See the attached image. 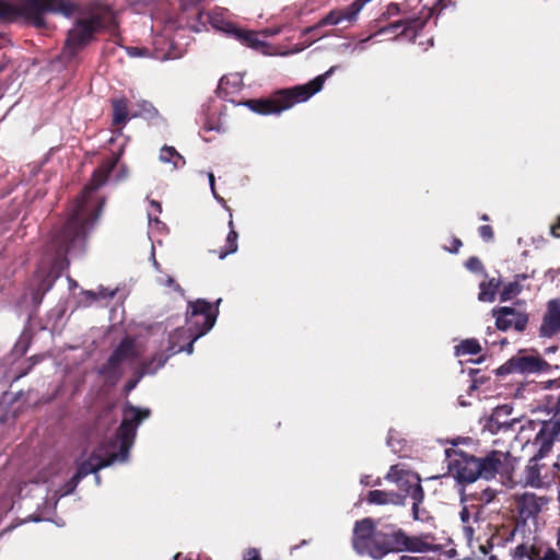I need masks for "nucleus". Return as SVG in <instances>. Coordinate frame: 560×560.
<instances>
[{"label":"nucleus","mask_w":560,"mask_h":560,"mask_svg":"<svg viewBox=\"0 0 560 560\" xmlns=\"http://www.w3.org/2000/svg\"><path fill=\"white\" fill-rule=\"evenodd\" d=\"M236 37L248 47H257L259 40L256 33L252 31L235 30Z\"/></svg>","instance_id":"obj_34"},{"label":"nucleus","mask_w":560,"mask_h":560,"mask_svg":"<svg viewBox=\"0 0 560 560\" xmlns=\"http://www.w3.org/2000/svg\"><path fill=\"white\" fill-rule=\"evenodd\" d=\"M336 69V66L330 67L325 73L317 75L305 84L277 90L268 97L247 100L244 105L259 115H279L298 103L306 102L318 93L323 89L327 78H329Z\"/></svg>","instance_id":"obj_5"},{"label":"nucleus","mask_w":560,"mask_h":560,"mask_svg":"<svg viewBox=\"0 0 560 560\" xmlns=\"http://www.w3.org/2000/svg\"><path fill=\"white\" fill-rule=\"evenodd\" d=\"M551 235L553 237H560V215L558 217L557 223L551 226Z\"/></svg>","instance_id":"obj_48"},{"label":"nucleus","mask_w":560,"mask_h":560,"mask_svg":"<svg viewBox=\"0 0 560 560\" xmlns=\"http://www.w3.org/2000/svg\"><path fill=\"white\" fill-rule=\"evenodd\" d=\"M113 126L121 127L129 116L128 100L126 97L112 100Z\"/></svg>","instance_id":"obj_24"},{"label":"nucleus","mask_w":560,"mask_h":560,"mask_svg":"<svg viewBox=\"0 0 560 560\" xmlns=\"http://www.w3.org/2000/svg\"><path fill=\"white\" fill-rule=\"evenodd\" d=\"M171 342H172V346L168 348L170 352H172L173 346L176 348L175 339L171 338ZM173 354L174 353H170L168 355H165L162 352H158V353L153 354L149 360L143 361L140 365L139 378H141L145 374L156 373L158 370H160L162 366H164V364L166 363L168 358Z\"/></svg>","instance_id":"obj_22"},{"label":"nucleus","mask_w":560,"mask_h":560,"mask_svg":"<svg viewBox=\"0 0 560 560\" xmlns=\"http://www.w3.org/2000/svg\"><path fill=\"white\" fill-rule=\"evenodd\" d=\"M28 361H31V364H28L27 368H25L24 370H22L16 376H15V381L16 380H20L21 377L27 375L30 373V371L33 369V366L39 361V358L37 355H33L28 359Z\"/></svg>","instance_id":"obj_41"},{"label":"nucleus","mask_w":560,"mask_h":560,"mask_svg":"<svg viewBox=\"0 0 560 560\" xmlns=\"http://www.w3.org/2000/svg\"><path fill=\"white\" fill-rule=\"evenodd\" d=\"M551 499L546 495H537L533 492H524L514 499L515 524L513 526H525L528 521L536 523L538 515L547 508Z\"/></svg>","instance_id":"obj_10"},{"label":"nucleus","mask_w":560,"mask_h":560,"mask_svg":"<svg viewBox=\"0 0 560 560\" xmlns=\"http://www.w3.org/2000/svg\"><path fill=\"white\" fill-rule=\"evenodd\" d=\"M179 8L184 14L187 15V20L192 19V22H188L189 26L195 32H200L206 24L209 22L214 27H219L217 19L210 13H205L202 9V2L205 0H178Z\"/></svg>","instance_id":"obj_16"},{"label":"nucleus","mask_w":560,"mask_h":560,"mask_svg":"<svg viewBox=\"0 0 560 560\" xmlns=\"http://www.w3.org/2000/svg\"><path fill=\"white\" fill-rule=\"evenodd\" d=\"M243 560H262L260 557V552L256 548H248L244 555Z\"/></svg>","instance_id":"obj_42"},{"label":"nucleus","mask_w":560,"mask_h":560,"mask_svg":"<svg viewBox=\"0 0 560 560\" xmlns=\"http://www.w3.org/2000/svg\"><path fill=\"white\" fill-rule=\"evenodd\" d=\"M138 381H139V378H138V380H130V381L126 384L125 389H126L127 392L132 390V389L137 386Z\"/></svg>","instance_id":"obj_51"},{"label":"nucleus","mask_w":560,"mask_h":560,"mask_svg":"<svg viewBox=\"0 0 560 560\" xmlns=\"http://www.w3.org/2000/svg\"><path fill=\"white\" fill-rule=\"evenodd\" d=\"M89 16L77 19L67 32L62 48V56L67 60H72L82 49L96 40L100 32L117 27L115 15L108 4L92 2L89 5Z\"/></svg>","instance_id":"obj_4"},{"label":"nucleus","mask_w":560,"mask_h":560,"mask_svg":"<svg viewBox=\"0 0 560 560\" xmlns=\"http://www.w3.org/2000/svg\"><path fill=\"white\" fill-rule=\"evenodd\" d=\"M229 228H230V232L226 236L225 245L219 252L220 259H224L228 255L236 253L237 248H238V245H237L238 234L234 229V223H233L232 218L229 221Z\"/></svg>","instance_id":"obj_27"},{"label":"nucleus","mask_w":560,"mask_h":560,"mask_svg":"<svg viewBox=\"0 0 560 560\" xmlns=\"http://www.w3.org/2000/svg\"><path fill=\"white\" fill-rule=\"evenodd\" d=\"M459 517L463 524L464 535L468 540H470L475 533L472 523L478 520V511L476 512L474 520H471L470 509L468 506H464L459 512Z\"/></svg>","instance_id":"obj_31"},{"label":"nucleus","mask_w":560,"mask_h":560,"mask_svg":"<svg viewBox=\"0 0 560 560\" xmlns=\"http://www.w3.org/2000/svg\"><path fill=\"white\" fill-rule=\"evenodd\" d=\"M80 479H77V477L73 475L59 490L60 495H68L71 494L78 485L80 483Z\"/></svg>","instance_id":"obj_35"},{"label":"nucleus","mask_w":560,"mask_h":560,"mask_svg":"<svg viewBox=\"0 0 560 560\" xmlns=\"http://www.w3.org/2000/svg\"><path fill=\"white\" fill-rule=\"evenodd\" d=\"M423 2V11L427 13L424 16H409L404 20L396 21L389 25V28L394 32H397L399 28L400 35L404 36H415L418 31L422 30L427 24L428 20L436 12L443 10L451 0H419Z\"/></svg>","instance_id":"obj_11"},{"label":"nucleus","mask_w":560,"mask_h":560,"mask_svg":"<svg viewBox=\"0 0 560 560\" xmlns=\"http://www.w3.org/2000/svg\"><path fill=\"white\" fill-rule=\"evenodd\" d=\"M489 535L485 539L478 537L479 550L482 555L489 556V560H500L504 555L508 544L512 542L517 530V526L511 524H502L489 528Z\"/></svg>","instance_id":"obj_9"},{"label":"nucleus","mask_w":560,"mask_h":560,"mask_svg":"<svg viewBox=\"0 0 560 560\" xmlns=\"http://www.w3.org/2000/svg\"><path fill=\"white\" fill-rule=\"evenodd\" d=\"M78 8L71 0H22L18 5L0 0V20L11 22L23 18L33 26L43 28L46 26V13H59L70 18Z\"/></svg>","instance_id":"obj_6"},{"label":"nucleus","mask_w":560,"mask_h":560,"mask_svg":"<svg viewBox=\"0 0 560 560\" xmlns=\"http://www.w3.org/2000/svg\"><path fill=\"white\" fill-rule=\"evenodd\" d=\"M526 558L528 560H541L540 549L536 546H530Z\"/></svg>","instance_id":"obj_44"},{"label":"nucleus","mask_w":560,"mask_h":560,"mask_svg":"<svg viewBox=\"0 0 560 560\" xmlns=\"http://www.w3.org/2000/svg\"><path fill=\"white\" fill-rule=\"evenodd\" d=\"M147 105H148L151 109H153L154 112H156V109H155V108H153L152 104L145 103V106H147Z\"/></svg>","instance_id":"obj_59"},{"label":"nucleus","mask_w":560,"mask_h":560,"mask_svg":"<svg viewBox=\"0 0 560 560\" xmlns=\"http://www.w3.org/2000/svg\"><path fill=\"white\" fill-rule=\"evenodd\" d=\"M152 206H154V208H156V210H158L159 212L161 211V205H160V202L152 201Z\"/></svg>","instance_id":"obj_54"},{"label":"nucleus","mask_w":560,"mask_h":560,"mask_svg":"<svg viewBox=\"0 0 560 560\" xmlns=\"http://www.w3.org/2000/svg\"><path fill=\"white\" fill-rule=\"evenodd\" d=\"M512 411L513 408L509 405L494 408L487 423L489 431L492 433L516 431L515 427L521 423V420L515 417L511 418Z\"/></svg>","instance_id":"obj_17"},{"label":"nucleus","mask_w":560,"mask_h":560,"mask_svg":"<svg viewBox=\"0 0 560 560\" xmlns=\"http://www.w3.org/2000/svg\"><path fill=\"white\" fill-rule=\"evenodd\" d=\"M44 295L45 294H43L38 289L34 288L32 290L31 296H32V303L34 304V306H38L42 303Z\"/></svg>","instance_id":"obj_45"},{"label":"nucleus","mask_w":560,"mask_h":560,"mask_svg":"<svg viewBox=\"0 0 560 560\" xmlns=\"http://www.w3.org/2000/svg\"><path fill=\"white\" fill-rule=\"evenodd\" d=\"M365 501L369 504L374 505H405V495L401 493H396L395 491H384V490H371L369 491Z\"/></svg>","instance_id":"obj_20"},{"label":"nucleus","mask_w":560,"mask_h":560,"mask_svg":"<svg viewBox=\"0 0 560 560\" xmlns=\"http://www.w3.org/2000/svg\"><path fill=\"white\" fill-rule=\"evenodd\" d=\"M30 347V339L28 338H21L18 340V342L14 346L13 352L18 354L19 357H23Z\"/></svg>","instance_id":"obj_37"},{"label":"nucleus","mask_w":560,"mask_h":560,"mask_svg":"<svg viewBox=\"0 0 560 560\" xmlns=\"http://www.w3.org/2000/svg\"><path fill=\"white\" fill-rule=\"evenodd\" d=\"M463 246V243L459 238L457 237H453L452 238V243H451V246L450 247H444L445 250L452 253V254H456L458 253L459 248Z\"/></svg>","instance_id":"obj_43"},{"label":"nucleus","mask_w":560,"mask_h":560,"mask_svg":"<svg viewBox=\"0 0 560 560\" xmlns=\"http://www.w3.org/2000/svg\"><path fill=\"white\" fill-rule=\"evenodd\" d=\"M549 370L550 364L536 351L521 350L498 368L495 372L498 376H505L511 373H545Z\"/></svg>","instance_id":"obj_8"},{"label":"nucleus","mask_w":560,"mask_h":560,"mask_svg":"<svg viewBox=\"0 0 560 560\" xmlns=\"http://www.w3.org/2000/svg\"><path fill=\"white\" fill-rule=\"evenodd\" d=\"M520 278L525 279L526 276L525 275H517L516 279L514 281L509 282L508 284H505L503 287L502 291L500 292V300L502 302H506V301L513 299L514 296H516L517 294L521 293L522 285L518 282Z\"/></svg>","instance_id":"obj_32"},{"label":"nucleus","mask_w":560,"mask_h":560,"mask_svg":"<svg viewBox=\"0 0 560 560\" xmlns=\"http://www.w3.org/2000/svg\"><path fill=\"white\" fill-rule=\"evenodd\" d=\"M480 219H481L482 221H489V215L485 213V214H482V215L480 217Z\"/></svg>","instance_id":"obj_55"},{"label":"nucleus","mask_w":560,"mask_h":560,"mask_svg":"<svg viewBox=\"0 0 560 560\" xmlns=\"http://www.w3.org/2000/svg\"><path fill=\"white\" fill-rule=\"evenodd\" d=\"M541 560H560V553L552 548H547Z\"/></svg>","instance_id":"obj_46"},{"label":"nucleus","mask_w":560,"mask_h":560,"mask_svg":"<svg viewBox=\"0 0 560 560\" xmlns=\"http://www.w3.org/2000/svg\"><path fill=\"white\" fill-rule=\"evenodd\" d=\"M553 467L557 471H560V463H555Z\"/></svg>","instance_id":"obj_57"},{"label":"nucleus","mask_w":560,"mask_h":560,"mask_svg":"<svg viewBox=\"0 0 560 560\" xmlns=\"http://www.w3.org/2000/svg\"><path fill=\"white\" fill-rule=\"evenodd\" d=\"M222 299H218L215 301V306H213L210 302L203 299H198L194 302L188 303L187 308V328L177 329L172 339H189L186 346H180L178 348L172 347V353H178L182 351H186L188 354L194 352V342L206 335L214 325L218 314H219V304Z\"/></svg>","instance_id":"obj_7"},{"label":"nucleus","mask_w":560,"mask_h":560,"mask_svg":"<svg viewBox=\"0 0 560 560\" xmlns=\"http://www.w3.org/2000/svg\"><path fill=\"white\" fill-rule=\"evenodd\" d=\"M342 23L340 12L337 9L329 11L324 18H322L315 25L306 27L303 31L304 35L311 34L319 27L327 25H338Z\"/></svg>","instance_id":"obj_29"},{"label":"nucleus","mask_w":560,"mask_h":560,"mask_svg":"<svg viewBox=\"0 0 560 560\" xmlns=\"http://www.w3.org/2000/svg\"><path fill=\"white\" fill-rule=\"evenodd\" d=\"M481 351V346L476 339H466L463 340L457 347H456V353L458 355L464 354H478Z\"/></svg>","instance_id":"obj_33"},{"label":"nucleus","mask_w":560,"mask_h":560,"mask_svg":"<svg viewBox=\"0 0 560 560\" xmlns=\"http://www.w3.org/2000/svg\"><path fill=\"white\" fill-rule=\"evenodd\" d=\"M480 459L481 478L490 480L495 475H510L514 468L515 458L510 452L491 451Z\"/></svg>","instance_id":"obj_13"},{"label":"nucleus","mask_w":560,"mask_h":560,"mask_svg":"<svg viewBox=\"0 0 560 560\" xmlns=\"http://www.w3.org/2000/svg\"><path fill=\"white\" fill-rule=\"evenodd\" d=\"M398 560H431V559L427 558V557H415V556L402 555L399 557Z\"/></svg>","instance_id":"obj_49"},{"label":"nucleus","mask_w":560,"mask_h":560,"mask_svg":"<svg viewBox=\"0 0 560 560\" xmlns=\"http://www.w3.org/2000/svg\"><path fill=\"white\" fill-rule=\"evenodd\" d=\"M51 240L49 241V243L47 244V247H46V253L48 255L51 256V267L52 269H56L57 271V275L54 277L51 275L50 271L46 272V271H43V270H37L35 272V278L38 280V283L36 284L35 289H38L43 294H46L54 285V282H55V279L59 276V273L69 267V260L67 258V256L70 254V255H74V254H81L84 252L85 248H83L82 250L80 252H69L66 254V260H67V265L65 267H59L57 265V252L55 248H52L51 246Z\"/></svg>","instance_id":"obj_18"},{"label":"nucleus","mask_w":560,"mask_h":560,"mask_svg":"<svg viewBox=\"0 0 560 560\" xmlns=\"http://www.w3.org/2000/svg\"><path fill=\"white\" fill-rule=\"evenodd\" d=\"M558 332H560V298L552 299L547 303V310L539 327L541 337L550 338Z\"/></svg>","instance_id":"obj_19"},{"label":"nucleus","mask_w":560,"mask_h":560,"mask_svg":"<svg viewBox=\"0 0 560 560\" xmlns=\"http://www.w3.org/2000/svg\"><path fill=\"white\" fill-rule=\"evenodd\" d=\"M150 415L151 411L148 408L142 409L129 402L126 404L122 410V420L115 436L107 443L101 444L86 460L78 466L74 474L77 479L82 480L88 475L94 474L116 460L125 462L135 442L138 427Z\"/></svg>","instance_id":"obj_3"},{"label":"nucleus","mask_w":560,"mask_h":560,"mask_svg":"<svg viewBox=\"0 0 560 560\" xmlns=\"http://www.w3.org/2000/svg\"><path fill=\"white\" fill-rule=\"evenodd\" d=\"M528 549L529 548L526 545L521 544L511 551V555L513 556L514 560H522L523 558L527 557Z\"/></svg>","instance_id":"obj_39"},{"label":"nucleus","mask_w":560,"mask_h":560,"mask_svg":"<svg viewBox=\"0 0 560 560\" xmlns=\"http://www.w3.org/2000/svg\"><path fill=\"white\" fill-rule=\"evenodd\" d=\"M385 479L396 485L399 490L397 493L404 494L405 500L407 497H410L411 499L412 497H416L419 489L423 490L420 476L417 472L407 469L404 464L392 465L385 475Z\"/></svg>","instance_id":"obj_12"},{"label":"nucleus","mask_w":560,"mask_h":560,"mask_svg":"<svg viewBox=\"0 0 560 560\" xmlns=\"http://www.w3.org/2000/svg\"><path fill=\"white\" fill-rule=\"evenodd\" d=\"M166 283H167V285H170V287H174V289H175L176 291H182L180 285H179V284H178V283H177L173 278L168 277V278H167V282H166Z\"/></svg>","instance_id":"obj_50"},{"label":"nucleus","mask_w":560,"mask_h":560,"mask_svg":"<svg viewBox=\"0 0 560 560\" xmlns=\"http://www.w3.org/2000/svg\"><path fill=\"white\" fill-rule=\"evenodd\" d=\"M370 2L369 0H354L350 5L341 9H337L340 12L341 20L347 21L349 23H353L357 21L358 15L365 3Z\"/></svg>","instance_id":"obj_30"},{"label":"nucleus","mask_w":560,"mask_h":560,"mask_svg":"<svg viewBox=\"0 0 560 560\" xmlns=\"http://www.w3.org/2000/svg\"><path fill=\"white\" fill-rule=\"evenodd\" d=\"M209 182H210L211 188L213 189L214 188V176L212 173L209 174Z\"/></svg>","instance_id":"obj_53"},{"label":"nucleus","mask_w":560,"mask_h":560,"mask_svg":"<svg viewBox=\"0 0 560 560\" xmlns=\"http://www.w3.org/2000/svg\"><path fill=\"white\" fill-rule=\"evenodd\" d=\"M160 160L163 163H172L174 168L183 167L186 161L182 154L177 152L174 147L164 145L160 151Z\"/></svg>","instance_id":"obj_28"},{"label":"nucleus","mask_w":560,"mask_h":560,"mask_svg":"<svg viewBox=\"0 0 560 560\" xmlns=\"http://www.w3.org/2000/svg\"><path fill=\"white\" fill-rule=\"evenodd\" d=\"M2 70V67H0V71Z\"/></svg>","instance_id":"obj_60"},{"label":"nucleus","mask_w":560,"mask_h":560,"mask_svg":"<svg viewBox=\"0 0 560 560\" xmlns=\"http://www.w3.org/2000/svg\"><path fill=\"white\" fill-rule=\"evenodd\" d=\"M494 498H495V491L490 488H487L483 491H481L478 497L479 501H481L482 503H486V504L492 502L494 500Z\"/></svg>","instance_id":"obj_40"},{"label":"nucleus","mask_w":560,"mask_h":560,"mask_svg":"<svg viewBox=\"0 0 560 560\" xmlns=\"http://www.w3.org/2000/svg\"><path fill=\"white\" fill-rule=\"evenodd\" d=\"M558 547L560 548V526H559V529H558Z\"/></svg>","instance_id":"obj_58"},{"label":"nucleus","mask_w":560,"mask_h":560,"mask_svg":"<svg viewBox=\"0 0 560 560\" xmlns=\"http://www.w3.org/2000/svg\"><path fill=\"white\" fill-rule=\"evenodd\" d=\"M85 294L93 301H96L98 299V295L93 291H86Z\"/></svg>","instance_id":"obj_52"},{"label":"nucleus","mask_w":560,"mask_h":560,"mask_svg":"<svg viewBox=\"0 0 560 560\" xmlns=\"http://www.w3.org/2000/svg\"><path fill=\"white\" fill-rule=\"evenodd\" d=\"M478 232L485 242H491L494 238V232L491 225H481L479 226Z\"/></svg>","instance_id":"obj_38"},{"label":"nucleus","mask_w":560,"mask_h":560,"mask_svg":"<svg viewBox=\"0 0 560 560\" xmlns=\"http://www.w3.org/2000/svg\"><path fill=\"white\" fill-rule=\"evenodd\" d=\"M118 158L105 159L93 172L90 182L70 206L67 220L51 234V247L57 252V265H67L66 254L80 252L86 246L88 234L98 220L105 199H96L94 192L108 179Z\"/></svg>","instance_id":"obj_1"},{"label":"nucleus","mask_w":560,"mask_h":560,"mask_svg":"<svg viewBox=\"0 0 560 560\" xmlns=\"http://www.w3.org/2000/svg\"><path fill=\"white\" fill-rule=\"evenodd\" d=\"M454 453L456 457L450 467L460 483H471L481 478L479 457L464 451H454Z\"/></svg>","instance_id":"obj_14"},{"label":"nucleus","mask_w":560,"mask_h":560,"mask_svg":"<svg viewBox=\"0 0 560 560\" xmlns=\"http://www.w3.org/2000/svg\"><path fill=\"white\" fill-rule=\"evenodd\" d=\"M424 490H418V493L416 494V497H412V506H411V512H412V518L415 521H420V522H428L429 520L432 518V516L430 515V512L425 509V508H422V503L424 501Z\"/></svg>","instance_id":"obj_25"},{"label":"nucleus","mask_w":560,"mask_h":560,"mask_svg":"<svg viewBox=\"0 0 560 560\" xmlns=\"http://www.w3.org/2000/svg\"><path fill=\"white\" fill-rule=\"evenodd\" d=\"M500 284L501 281L495 278L482 281L479 285L480 292L478 294V299L482 302H493Z\"/></svg>","instance_id":"obj_26"},{"label":"nucleus","mask_w":560,"mask_h":560,"mask_svg":"<svg viewBox=\"0 0 560 560\" xmlns=\"http://www.w3.org/2000/svg\"><path fill=\"white\" fill-rule=\"evenodd\" d=\"M122 363L116 360L113 355H109L107 361L98 369V375H101L105 383L108 385H116L122 375Z\"/></svg>","instance_id":"obj_21"},{"label":"nucleus","mask_w":560,"mask_h":560,"mask_svg":"<svg viewBox=\"0 0 560 560\" xmlns=\"http://www.w3.org/2000/svg\"><path fill=\"white\" fill-rule=\"evenodd\" d=\"M110 355L121 363L138 358L135 339L130 336L122 338Z\"/></svg>","instance_id":"obj_23"},{"label":"nucleus","mask_w":560,"mask_h":560,"mask_svg":"<svg viewBox=\"0 0 560 560\" xmlns=\"http://www.w3.org/2000/svg\"><path fill=\"white\" fill-rule=\"evenodd\" d=\"M381 485H382V480H381L380 478H377V479L374 481V483H373V486H381Z\"/></svg>","instance_id":"obj_56"},{"label":"nucleus","mask_w":560,"mask_h":560,"mask_svg":"<svg viewBox=\"0 0 560 560\" xmlns=\"http://www.w3.org/2000/svg\"><path fill=\"white\" fill-rule=\"evenodd\" d=\"M465 267L471 272L483 271V265L481 260L476 256L469 257L465 262Z\"/></svg>","instance_id":"obj_36"},{"label":"nucleus","mask_w":560,"mask_h":560,"mask_svg":"<svg viewBox=\"0 0 560 560\" xmlns=\"http://www.w3.org/2000/svg\"><path fill=\"white\" fill-rule=\"evenodd\" d=\"M431 534L409 535L396 523H384L381 518L364 517L353 525L351 545L361 557L383 560L392 553H424L439 551Z\"/></svg>","instance_id":"obj_2"},{"label":"nucleus","mask_w":560,"mask_h":560,"mask_svg":"<svg viewBox=\"0 0 560 560\" xmlns=\"http://www.w3.org/2000/svg\"><path fill=\"white\" fill-rule=\"evenodd\" d=\"M495 317V326L499 330L506 331L511 328L516 331H524L528 324V315L525 312H520L514 307L502 306L493 310Z\"/></svg>","instance_id":"obj_15"},{"label":"nucleus","mask_w":560,"mask_h":560,"mask_svg":"<svg viewBox=\"0 0 560 560\" xmlns=\"http://www.w3.org/2000/svg\"><path fill=\"white\" fill-rule=\"evenodd\" d=\"M388 15H398L400 13V7L398 3H390L387 7Z\"/></svg>","instance_id":"obj_47"}]
</instances>
